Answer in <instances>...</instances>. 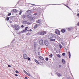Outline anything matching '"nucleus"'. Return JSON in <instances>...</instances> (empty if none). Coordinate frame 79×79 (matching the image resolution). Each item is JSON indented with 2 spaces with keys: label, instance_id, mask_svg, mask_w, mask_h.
Here are the masks:
<instances>
[{
  "label": "nucleus",
  "instance_id": "nucleus-20",
  "mask_svg": "<svg viewBox=\"0 0 79 79\" xmlns=\"http://www.w3.org/2000/svg\"><path fill=\"white\" fill-rule=\"evenodd\" d=\"M13 11L14 12H15V13H16V12H17V10L16 9H14L13 10Z\"/></svg>",
  "mask_w": 79,
  "mask_h": 79
},
{
  "label": "nucleus",
  "instance_id": "nucleus-12",
  "mask_svg": "<svg viewBox=\"0 0 79 79\" xmlns=\"http://www.w3.org/2000/svg\"><path fill=\"white\" fill-rule=\"evenodd\" d=\"M35 10H37V9H34V10H30V13H32V11H34Z\"/></svg>",
  "mask_w": 79,
  "mask_h": 79
},
{
  "label": "nucleus",
  "instance_id": "nucleus-40",
  "mask_svg": "<svg viewBox=\"0 0 79 79\" xmlns=\"http://www.w3.org/2000/svg\"><path fill=\"white\" fill-rule=\"evenodd\" d=\"M21 27H22V28H23V27H24V26H23V25H22L21 26Z\"/></svg>",
  "mask_w": 79,
  "mask_h": 79
},
{
  "label": "nucleus",
  "instance_id": "nucleus-44",
  "mask_svg": "<svg viewBox=\"0 0 79 79\" xmlns=\"http://www.w3.org/2000/svg\"><path fill=\"white\" fill-rule=\"evenodd\" d=\"M34 15H37V14L36 13L34 14Z\"/></svg>",
  "mask_w": 79,
  "mask_h": 79
},
{
  "label": "nucleus",
  "instance_id": "nucleus-9",
  "mask_svg": "<svg viewBox=\"0 0 79 79\" xmlns=\"http://www.w3.org/2000/svg\"><path fill=\"white\" fill-rule=\"evenodd\" d=\"M15 27V30H19V26H18L16 25V27Z\"/></svg>",
  "mask_w": 79,
  "mask_h": 79
},
{
  "label": "nucleus",
  "instance_id": "nucleus-4",
  "mask_svg": "<svg viewBox=\"0 0 79 79\" xmlns=\"http://www.w3.org/2000/svg\"><path fill=\"white\" fill-rule=\"evenodd\" d=\"M23 58L24 59H27V55L26 54H24L23 55Z\"/></svg>",
  "mask_w": 79,
  "mask_h": 79
},
{
  "label": "nucleus",
  "instance_id": "nucleus-7",
  "mask_svg": "<svg viewBox=\"0 0 79 79\" xmlns=\"http://www.w3.org/2000/svg\"><path fill=\"white\" fill-rule=\"evenodd\" d=\"M39 43L40 45H43V40H40L39 42Z\"/></svg>",
  "mask_w": 79,
  "mask_h": 79
},
{
  "label": "nucleus",
  "instance_id": "nucleus-26",
  "mask_svg": "<svg viewBox=\"0 0 79 79\" xmlns=\"http://www.w3.org/2000/svg\"><path fill=\"white\" fill-rule=\"evenodd\" d=\"M58 57H59V58H61V56L60 54H58L57 56Z\"/></svg>",
  "mask_w": 79,
  "mask_h": 79
},
{
  "label": "nucleus",
  "instance_id": "nucleus-36",
  "mask_svg": "<svg viewBox=\"0 0 79 79\" xmlns=\"http://www.w3.org/2000/svg\"><path fill=\"white\" fill-rule=\"evenodd\" d=\"M62 55H63V56H65V53H63L62 54Z\"/></svg>",
  "mask_w": 79,
  "mask_h": 79
},
{
  "label": "nucleus",
  "instance_id": "nucleus-18",
  "mask_svg": "<svg viewBox=\"0 0 79 79\" xmlns=\"http://www.w3.org/2000/svg\"><path fill=\"white\" fill-rule=\"evenodd\" d=\"M11 27L14 28V27H16V25H12Z\"/></svg>",
  "mask_w": 79,
  "mask_h": 79
},
{
  "label": "nucleus",
  "instance_id": "nucleus-32",
  "mask_svg": "<svg viewBox=\"0 0 79 79\" xmlns=\"http://www.w3.org/2000/svg\"><path fill=\"white\" fill-rule=\"evenodd\" d=\"M49 56H50L51 57H52L53 56V54H51L49 55Z\"/></svg>",
  "mask_w": 79,
  "mask_h": 79
},
{
  "label": "nucleus",
  "instance_id": "nucleus-47",
  "mask_svg": "<svg viewBox=\"0 0 79 79\" xmlns=\"http://www.w3.org/2000/svg\"><path fill=\"white\" fill-rule=\"evenodd\" d=\"M77 26H79V22L77 24Z\"/></svg>",
  "mask_w": 79,
  "mask_h": 79
},
{
  "label": "nucleus",
  "instance_id": "nucleus-28",
  "mask_svg": "<svg viewBox=\"0 0 79 79\" xmlns=\"http://www.w3.org/2000/svg\"><path fill=\"white\" fill-rule=\"evenodd\" d=\"M19 15H21V14L22 13V12H23V11L20 10L19 11Z\"/></svg>",
  "mask_w": 79,
  "mask_h": 79
},
{
  "label": "nucleus",
  "instance_id": "nucleus-11",
  "mask_svg": "<svg viewBox=\"0 0 79 79\" xmlns=\"http://www.w3.org/2000/svg\"><path fill=\"white\" fill-rule=\"evenodd\" d=\"M40 20H38L36 21V23H37L38 24H40Z\"/></svg>",
  "mask_w": 79,
  "mask_h": 79
},
{
  "label": "nucleus",
  "instance_id": "nucleus-29",
  "mask_svg": "<svg viewBox=\"0 0 79 79\" xmlns=\"http://www.w3.org/2000/svg\"><path fill=\"white\" fill-rule=\"evenodd\" d=\"M11 13H10L8 14V16H11Z\"/></svg>",
  "mask_w": 79,
  "mask_h": 79
},
{
  "label": "nucleus",
  "instance_id": "nucleus-24",
  "mask_svg": "<svg viewBox=\"0 0 79 79\" xmlns=\"http://www.w3.org/2000/svg\"><path fill=\"white\" fill-rule=\"evenodd\" d=\"M36 45H37V43H34V47H36Z\"/></svg>",
  "mask_w": 79,
  "mask_h": 79
},
{
  "label": "nucleus",
  "instance_id": "nucleus-5",
  "mask_svg": "<svg viewBox=\"0 0 79 79\" xmlns=\"http://www.w3.org/2000/svg\"><path fill=\"white\" fill-rule=\"evenodd\" d=\"M23 72H24V73H25V74H26L27 75L29 76H31V74H30L29 73H27V72H26V71H25V70H23Z\"/></svg>",
  "mask_w": 79,
  "mask_h": 79
},
{
  "label": "nucleus",
  "instance_id": "nucleus-49",
  "mask_svg": "<svg viewBox=\"0 0 79 79\" xmlns=\"http://www.w3.org/2000/svg\"><path fill=\"white\" fill-rule=\"evenodd\" d=\"M25 79H27V77H25Z\"/></svg>",
  "mask_w": 79,
  "mask_h": 79
},
{
  "label": "nucleus",
  "instance_id": "nucleus-34",
  "mask_svg": "<svg viewBox=\"0 0 79 79\" xmlns=\"http://www.w3.org/2000/svg\"><path fill=\"white\" fill-rule=\"evenodd\" d=\"M48 58H46V61H48Z\"/></svg>",
  "mask_w": 79,
  "mask_h": 79
},
{
  "label": "nucleus",
  "instance_id": "nucleus-30",
  "mask_svg": "<svg viewBox=\"0 0 79 79\" xmlns=\"http://www.w3.org/2000/svg\"><path fill=\"white\" fill-rule=\"evenodd\" d=\"M27 13H31V11L28 10L27 11Z\"/></svg>",
  "mask_w": 79,
  "mask_h": 79
},
{
  "label": "nucleus",
  "instance_id": "nucleus-33",
  "mask_svg": "<svg viewBox=\"0 0 79 79\" xmlns=\"http://www.w3.org/2000/svg\"><path fill=\"white\" fill-rule=\"evenodd\" d=\"M61 44L63 45V46H64L65 45V44H63V42H62Z\"/></svg>",
  "mask_w": 79,
  "mask_h": 79
},
{
  "label": "nucleus",
  "instance_id": "nucleus-2",
  "mask_svg": "<svg viewBox=\"0 0 79 79\" xmlns=\"http://www.w3.org/2000/svg\"><path fill=\"white\" fill-rule=\"evenodd\" d=\"M46 34V32L45 31L43 32H39L38 33V34L40 35H44V34Z\"/></svg>",
  "mask_w": 79,
  "mask_h": 79
},
{
  "label": "nucleus",
  "instance_id": "nucleus-31",
  "mask_svg": "<svg viewBox=\"0 0 79 79\" xmlns=\"http://www.w3.org/2000/svg\"><path fill=\"white\" fill-rule=\"evenodd\" d=\"M10 19V18H9V17H7L6 18V20L7 21H8Z\"/></svg>",
  "mask_w": 79,
  "mask_h": 79
},
{
  "label": "nucleus",
  "instance_id": "nucleus-6",
  "mask_svg": "<svg viewBox=\"0 0 79 79\" xmlns=\"http://www.w3.org/2000/svg\"><path fill=\"white\" fill-rule=\"evenodd\" d=\"M44 43L46 46H48V42L47 41H44Z\"/></svg>",
  "mask_w": 79,
  "mask_h": 79
},
{
  "label": "nucleus",
  "instance_id": "nucleus-25",
  "mask_svg": "<svg viewBox=\"0 0 79 79\" xmlns=\"http://www.w3.org/2000/svg\"><path fill=\"white\" fill-rule=\"evenodd\" d=\"M26 30H24L22 31V33H23V32H26Z\"/></svg>",
  "mask_w": 79,
  "mask_h": 79
},
{
  "label": "nucleus",
  "instance_id": "nucleus-46",
  "mask_svg": "<svg viewBox=\"0 0 79 79\" xmlns=\"http://www.w3.org/2000/svg\"><path fill=\"white\" fill-rule=\"evenodd\" d=\"M29 31H30V32H31V31H32V30L30 29V30H29Z\"/></svg>",
  "mask_w": 79,
  "mask_h": 79
},
{
  "label": "nucleus",
  "instance_id": "nucleus-41",
  "mask_svg": "<svg viewBox=\"0 0 79 79\" xmlns=\"http://www.w3.org/2000/svg\"><path fill=\"white\" fill-rule=\"evenodd\" d=\"M28 60H30L31 59H30V58H29V57H28Z\"/></svg>",
  "mask_w": 79,
  "mask_h": 79
},
{
  "label": "nucleus",
  "instance_id": "nucleus-37",
  "mask_svg": "<svg viewBox=\"0 0 79 79\" xmlns=\"http://www.w3.org/2000/svg\"><path fill=\"white\" fill-rule=\"evenodd\" d=\"M38 55H40V52H38Z\"/></svg>",
  "mask_w": 79,
  "mask_h": 79
},
{
  "label": "nucleus",
  "instance_id": "nucleus-22",
  "mask_svg": "<svg viewBox=\"0 0 79 79\" xmlns=\"http://www.w3.org/2000/svg\"><path fill=\"white\" fill-rule=\"evenodd\" d=\"M71 29H72V27H70L69 28H68V31H71Z\"/></svg>",
  "mask_w": 79,
  "mask_h": 79
},
{
  "label": "nucleus",
  "instance_id": "nucleus-27",
  "mask_svg": "<svg viewBox=\"0 0 79 79\" xmlns=\"http://www.w3.org/2000/svg\"><path fill=\"white\" fill-rule=\"evenodd\" d=\"M37 24L35 25L34 26L35 28H37Z\"/></svg>",
  "mask_w": 79,
  "mask_h": 79
},
{
  "label": "nucleus",
  "instance_id": "nucleus-21",
  "mask_svg": "<svg viewBox=\"0 0 79 79\" xmlns=\"http://www.w3.org/2000/svg\"><path fill=\"white\" fill-rule=\"evenodd\" d=\"M59 47L60 48V49H61V48H62V46H61V45L59 44Z\"/></svg>",
  "mask_w": 79,
  "mask_h": 79
},
{
  "label": "nucleus",
  "instance_id": "nucleus-17",
  "mask_svg": "<svg viewBox=\"0 0 79 79\" xmlns=\"http://www.w3.org/2000/svg\"><path fill=\"white\" fill-rule=\"evenodd\" d=\"M31 16H32L31 15H27V17L28 18H31Z\"/></svg>",
  "mask_w": 79,
  "mask_h": 79
},
{
  "label": "nucleus",
  "instance_id": "nucleus-52",
  "mask_svg": "<svg viewBox=\"0 0 79 79\" xmlns=\"http://www.w3.org/2000/svg\"><path fill=\"white\" fill-rule=\"evenodd\" d=\"M27 31H29V30H27Z\"/></svg>",
  "mask_w": 79,
  "mask_h": 79
},
{
  "label": "nucleus",
  "instance_id": "nucleus-42",
  "mask_svg": "<svg viewBox=\"0 0 79 79\" xmlns=\"http://www.w3.org/2000/svg\"><path fill=\"white\" fill-rule=\"evenodd\" d=\"M65 6H66L67 7V8H69V7H68V6L65 5Z\"/></svg>",
  "mask_w": 79,
  "mask_h": 79
},
{
  "label": "nucleus",
  "instance_id": "nucleus-35",
  "mask_svg": "<svg viewBox=\"0 0 79 79\" xmlns=\"http://www.w3.org/2000/svg\"><path fill=\"white\" fill-rule=\"evenodd\" d=\"M28 28V27H26L25 30V31H26V30Z\"/></svg>",
  "mask_w": 79,
  "mask_h": 79
},
{
  "label": "nucleus",
  "instance_id": "nucleus-51",
  "mask_svg": "<svg viewBox=\"0 0 79 79\" xmlns=\"http://www.w3.org/2000/svg\"><path fill=\"white\" fill-rule=\"evenodd\" d=\"M23 16H24L25 17H26V16H25V15H23Z\"/></svg>",
  "mask_w": 79,
  "mask_h": 79
},
{
  "label": "nucleus",
  "instance_id": "nucleus-15",
  "mask_svg": "<svg viewBox=\"0 0 79 79\" xmlns=\"http://www.w3.org/2000/svg\"><path fill=\"white\" fill-rule=\"evenodd\" d=\"M62 61L63 64H65V63H66V62H65V60L64 59H62Z\"/></svg>",
  "mask_w": 79,
  "mask_h": 79
},
{
  "label": "nucleus",
  "instance_id": "nucleus-10",
  "mask_svg": "<svg viewBox=\"0 0 79 79\" xmlns=\"http://www.w3.org/2000/svg\"><path fill=\"white\" fill-rule=\"evenodd\" d=\"M50 42H55V39H52L50 40Z\"/></svg>",
  "mask_w": 79,
  "mask_h": 79
},
{
  "label": "nucleus",
  "instance_id": "nucleus-19",
  "mask_svg": "<svg viewBox=\"0 0 79 79\" xmlns=\"http://www.w3.org/2000/svg\"><path fill=\"white\" fill-rule=\"evenodd\" d=\"M57 75L58 76H61L62 75L61 74V73H58V72H57Z\"/></svg>",
  "mask_w": 79,
  "mask_h": 79
},
{
  "label": "nucleus",
  "instance_id": "nucleus-50",
  "mask_svg": "<svg viewBox=\"0 0 79 79\" xmlns=\"http://www.w3.org/2000/svg\"><path fill=\"white\" fill-rule=\"evenodd\" d=\"M77 16H79V14H77Z\"/></svg>",
  "mask_w": 79,
  "mask_h": 79
},
{
  "label": "nucleus",
  "instance_id": "nucleus-16",
  "mask_svg": "<svg viewBox=\"0 0 79 79\" xmlns=\"http://www.w3.org/2000/svg\"><path fill=\"white\" fill-rule=\"evenodd\" d=\"M61 31L63 33H64V32H66V31H65V30L64 29H62Z\"/></svg>",
  "mask_w": 79,
  "mask_h": 79
},
{
  "label": "nucleus",
  "instance_id": "nucleus-43",
  "mask_svg": "<svg viewBox=\"0 0 79 79\" xmlns=\"http://www.w3.org/2000/svg\"><path fill=\"white\" fill-rule=\"evenodd\" d=\"M27 34V35H30V34H31V33H28Z\"/></svg>",
  "mask_w": 79,
  "mask_h": 79
},
{
  "label": "nucleus",
  "instance_id": "nucleus-3",
  "mask_svg": "<svg viewBox=\"0 0 79 79\" xmlns=\"http://www.w3.org/2000/svg\"><path fill=\"white\" fill-rule=\"evenodd\" d=\"M55 34H60V31L58 30H56L55 32Z\"/></svg>",
  "mask_w": 79,
  "mask_h": 79
},
{
  "label": "nucleus",
  "instance_id": "nucleus-23",
  "mask_svg": "<svg viewBox=\"0 0 79 79\" xmlns=\"http://www.w3.org/2000/svg\"><path fill=\"white\" fill-rule=\"evenodd\" d=\"M39 58H40V59H41V60H44V58L41 56H39Z\"/></svg>",
  "mask_w": 79,
  "mask_h": 79
},
{
  "label": "nucleus",
  "instance_id": "nucleus-13",
  "mask_svg": "<svg viewBox=\"0 0 79 79\" xmlns=\"http://www.w3.org/2000/svg\"><path fill=\"white\" fill-rule=\"evenodd\" d=\"M35 62H36V63H38V64H40V63H39V61H37V60L35 59Z\"/></svg>",
  "mask_w": 79,
  "mask_h": 79
},
{
  "label": "nucleus",
  "instance_id": "nucleus-39",
  "mask_svg": "<svg viewBox=\"0 0 79 79\" xmlns=\"http://www.w3.org/2000/svg\"><path fill=\"white\" fill-rule=\"evenodd\" d=\"M8 67H9V68L11 67V65H8Z\"/></svg>",
  "mask_w": 79,
  "mask_h": 79
},
{
  "label": "nucleus",
  "instance_id": "nucleus-14",
  "mask_svg": "<svg viewBox=\"0 0 79 79\" xmlns=\"http://www.w3.org/2000/svg\"><path fill=\"white\" fill-rule=\"evenodd\" d=\"M69 53V58H71V53L70 52H68Z\"/></svg>",
  "mask_w": 79,
  "mask_h": 79
},
{
  "label": "nucleus",
  "instance_id": "nucleus-8",
  "mask_svg": "<svg viewBox=\"0 0 79 79\" xmlns=\"http://www.w3.org/2000/svg\"><path fill=\"white\" fill-rule=\"evenodd\" d=\"M23 24H30V23H29V22L26 21L23 22Z\"/></svg>",
  "mask_w": 79,
  "mask_h": 79
},
{
  "label": "nucleus",
  "instance_id": "nucleus-1",
  "mask_svg": "<svg viewBox=\"0 0 79 79\" xmlns=\"http://www.w3.org/2000/svg\"><path fill=\"white\" fill-rule=\"evenodd\" d=\"M48 39H52V38H54L55 39L56 36H55L54 35L50 34L48 36Z\"/></svg>",
  "mask_w": 79,
  "mask_h": 79
},
{
  "label": "nucleus",
  "instance_id": "nucleus-38",
  "mask_svg": "<svg viewBox=\"0 0 79 79\" xmlns=\"http://www.w3.org/2000/svg\"><path fill=\"white\" fill-rule=\"evenodd\" d=\"M16 72L17 73H19V72H18V71L17 70H16Z\"/></svg>",
  "mask_w": 79,
  "mask_h": 79
},
{
  "label": "nucleus",
  "instance_id": "nucleus-45",
  "mask_svg": "<svg viewBox=\"0 0 79 79\" xmlns=\"http://www.w3.org/2000/svg\"><path fill=\"white\" fill-rule=\"evenodd\" d=\"M59 66V67H60V68H61V65H60Z\"/></svg>",
  "mask_w": 79,
  "mask_h": 79
},
{
  "label": "nucleus",
  "instance_id": "nucleus-48",
  "mask_svg": "<svg viewBox=\"0 0 79 79\" xmlns=\"http://www.w3.org/2000/svg\"><path fill=\"white\" fill-rule=\"evenodd\" d=\"M15 76H18V75L16 74H15Z\"/></svg>",
  "mask_w": 79,
  "mask_h": 79
}]
</instances>
